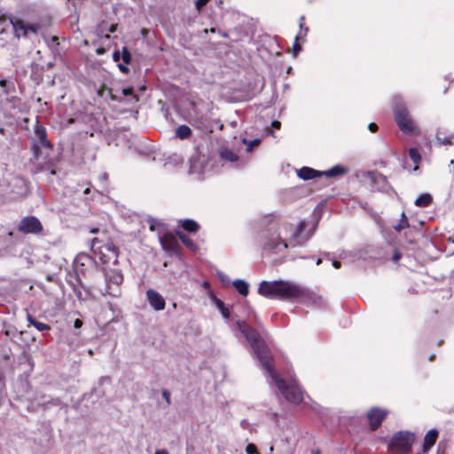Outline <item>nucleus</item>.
<instances>
[{
  "mask_svg": "<svg viewBox=\"0 0 454 454\" xmlns=\"http://www.w3.org/2000/svg\"><path fill=\"white\" fill-rule=\"evenodd\" d=\"M90 232H91V233H98V228H92V229L90 230Z\"/></svg>",
  "mask_w": 454,
  "mask_h": 454,
  "instance_id": "obj_59",
  "label": "nucleus"
},
{
  "mask_svg": "<svg viewBox=\"0 0 454 454\" xmlns=\"http://www.w3.org/2000/svg\"><path fill=\"white\" fill-rule=\"evenodd\" d=\"M48 46L51 49H55L59 45V37L56 35L51 36L49 39L45 38Z\"/></svg>",
  "mask_w": 454,
  "mask_h": 454,
  "instance_id": "obj_33",
  "label": "nucleus"
},
{
  "mask_svg": "<svg viewBox=\"0 0 454 454\" xmlns=\"http://www.w3.org/2000/svg\"><path fill=\"white\" fill-rule=\"evenodd\" d=\"M34 133L42 147L51 150L53 148V145L47 138V130L45 127L43 126L38 120H36L35 124Z\"/></svg>",
  "mask_w": 454,
  "mask_h": 454,
  "instance_id": "obj_12",
  "label": "nucleus"
},
{
  "mask_svg": "<svg viewBox=\"0 0 454 454\" xmlns=\"http://www.w3.org/2000/svg\"><path fill=\"white\" fill-rule=\"evenodd\" d=\"M288 245L286 241L280 237L275 239H270L263 245V249L271 253H278L283 249H286Z\"/></svg>",
  "mask_w": 454,
  "mask_h": 454,
  "instance_id": "obj_17",
  "label": "nucleus"
},
{
  "mask_svg": "<svg viewBox=\"0 0 454 454\" xmlns=\"http://www.w3.org/2000/svg\"><path fill=\"white\" fill-rule=\"evenodd\" d=\"M61 403H62V402H61L60 398H58V397H57V398H54V399H52V400L51 401V403L52 405H56V406L60 405V404H61Z\"/></svg>",
  "mask_w": 454,
  "mask_h": 454,
  "instance_id": "obj_52",
  "label": "nucleus"
},
{
  "mask_svg": "<svg viewBox=\"0 0 454 454\" xmlns=\"http://www.w3.org/2000/svg\"><path fill=\"white\" fill-rule=\"evenodd\" d=\"M389 411L380 407H372L366 414L369 427L372 431H376L387 417Z\"/></svg>",
  "mask_w": 454,
  "mask_h": 454,
  "instance_id": "obj_11",
  "label": "nucleus"
},
{
  "mask_svg": "<svg viewBox=\"0 0 454 454\" xmlns=\"http://www.w3.org/2000/svg\"><path fill=\"white\" fill-rule=\"evenodd\" d=\"M348 169L341 165H335L328 170L319 171L309 167H302L297 171V176L302 180H311L316 177L325 176L335 178L347 174Z\"/></svg>",
  "mask_w": 454,
  "mask_h": 454,
  "instance_id": "obj_7",
  "label": "nucleus"
},
{
  "mask_svg": "<svg viewBox=\"0 0 454 454\" xmlns=\"http://www.w3.org/2000/svg\"><path fill=\"white\" fill-rule=\"evenodd\" d=\"M321 263H322V259L318 258V259L317 260V265H319V264H321Z\"/></svg>",
  "mask_w": 454,
  "mask_h": 454,
  "instance_id": "obj_62",
  "label": "nucleus"
},
{
  "mask_svg": "<svg viewBox=\"0 0 454 454\" xmlns=\"http://www.w3.org/2000/svg\"><path fill=\"white\" fill-rule=\"evenodd\" d=\"M0 87L4 89L5 94H10L15 90L14 84L6 81L5 79L0 80Z\"/></svg>",
  "mask_w": 454,
  "mask_h": 454,
  "instance_id": "obj_28",
  "label": "nucleus"
},
{
  "mask_svg": "<svg viewBox=\"0 0 454 454\" xmlns=\"http://www.w3.org/2000/svg\"><path fill=\"white\" fill-rule=\"evenodd\" d=\"M17 231L25 235H39L43 231V226L37 217L34 215H28L23 217L20 221L17 226Z\"/></svg>",
  "mask_w": 454,
  "mask_h": 454,
  "instance_id": "obj_10",
  "label": "nucleus"
},
{
  "mask_svg": "<svg viewBox=\"0 0 454 454\" xmlns=\"http://www.w3.org/2000/svg\"><path fill=\"white\" fill-rule=\"evenodd\" d=\"M432 202V196L429 193H423L416 199L415 205L419 207H429Z\"/></svg>",
  "mask_w": 454,
  "mask_h": 454,
  "instance_id": "obj_21",
  "label": "nucleus"
},
{
  "mask_svg": "<svg viewBox=\"0 0 454 454\" xmlns=\"http://www.w3.org/2000/svg\"><path fill=\"white\" fill-rule=\"evenodd\" d=\"M333 266L335 268V269H340L341 267V263L340 261H337V260H333Z\"/></svg>",
  "mask_w": 454,
  "mask_h": 454,
  "instance_id": "obj_54",
  "label": "nucleus"
},
{
  "mask_svg": "<svg viewBox=\"0 0 454 454\" xmlns=\"http://www.w3.org/2000/svg\"><path fill=\"white\" fill-rule=\"evenodd\" d=\"M219 154L222 159L230 162H235L239 160V156L228 148H222Z\"/></svg>",
  "mask_w": 454,
  "mask_h": 454,
  "instance_id": "obj_22",
  "label": "nucleus"
},
{
  "mask_svg": "<svg viewBox=\"0 0 454 454\" xmlns=\"http://www.w3.org/2000/svg\"><path fill=\"white\" fill-rule=\"evenodd\" d=\"M215 302L216 307L220 310L222 316L226 319L230 318L231 312H230L229 309L225 307L223 301H221L220 299L215 298Z\"/></svg>",
  "mask_w": 454,
  "mask_h": 454,
  "instance_id": "obj_27",
  "label": "nucleus"
},
{
  "mask_svg": "<svg viewBox=\"0 0 454 454\" xmlns=\"http://www.w3.org/2000/svg\"><path fill=\"white\" fill-rule=\"evenodd\" d=\"M368 176H370L372 182H378L379 180H382L384 182L387 181V177L380 173L369 172Z\"/></svg>",
  "mask_w": 454,
  "mask_h": 454,
  "instance_id": "obj_34",
  "label": "nucleus"
},
{
  "mask_svg": "<svg viewBox=\"0 0 454 454\" xmlns=\"http://www.w3.org/2000/svg\"><path fill=\"white\" fill-rule=\"evenodd\" d=\"M305 25V17L302 15L300 17V20H299V26H300V28H302Z\"/></svg>",
  "mask_w": 454,
  "mask_h": 454,
  "instance_id": "obj_53",
  "label": "nucleus"
},
{
  "mask_svg": "<svg viewBox=\"0 0 454 454\" xmlns=\"http://www.w3.org/2000/svg\"><path fill=\"white\" fill-rule=\"evenodd\" d=\"M106 90L105 85H102L97 91L99 97H103L105 90Z\"/></svg>",
  "mask_w": 454,
  "mask_h": 454,
  "instance_id": "obj_51",
  "label": "nucleus"
},
{
  "mask_svg": "<svg viewBox=\"0 0 454 454\" xmlns=\"http://www.w3.org/2000/svg\"><path fill=\"white\" fill-rule=\"evenodd\" d=\"M95 264V260L88 254L82 253L77 254L74 259V266L76 270L82 273H85L88 269Z\"/></svg>",
  "mask_w": 454,
  "mask_h": 454,
  "instance_id": "obj_15",
  "label": "nucleus"
},
{
  "mask_svg": "<svg viewBox=\"0 0 454 454\" xmlns=\"http://www.w3.org/2000/svg\"><path fill=\"white\" fill-rule=\"evenodd\" d=\"M40 145L36 144V143H33L32 145V151H33V155L35 158H39L40 154H41V149H40Z\"/></svg>",
  "mask_w": 454,
  "mask_h": 454,
  "instance_id": "obj_38",
  "label": "nucleus"
},
{
  "mask_svg": "<svg viewBox=\"0 0 454 454\" xmlns=\"http://www.w3.org/2000/svg\"><path fill=\"white\" fill-rule=\"evenodd\" d=\"M415 442V434L410 431L395 433L389 443L390 449L397 453H409Z\"/></svg>",
  "mask_w": 454,
  "mask_h": 454,
  "instance_id": "obj_9",
  "label": "nucleus"
},
{
  "mask_svg": "<svg viewBox=\"0 0 454 454\" xmlns=\"http://www.w3.org/2000/svg\"><path fill=\"white\" fill-rule=\"evenodd\" d=\"M146 296L147 300L150 303V305L155 309V310H163L166 306V302L164 298L155 290L153 289H148L146 291Z\"/></svg>",
  "mask_w": 454,
  "mask_h": 454,
  "instance_id": "obj_16",
  "label": "nucleus"
},
{
  "mask_svg": "<svg viewBox=\"0 0 454 454\" xmlns=\"http://www.w3.org/2000/svg\"><path fill=\"white\" fill-rule=\"evenodd\" d=\"M236 325L242 335L250 343L262 368L264 370L270 369L273 364V356L261 334L246 321L239 320Z\"/></svg>",
  "mask_w": 454,
  "mask_h": 454,
  "instance_id": "obj_2",
  "label": "nucleus"
},
{
  "mask_svg": "<svg viewBox=\"0 0 454 454\" xmlns=\"http://www.w3.org/2000/svg\"><path fill=\"white\" fill-rule=\"evenodd\" d=\"M99 243H101V240H99L98 238H94L90 241V247L94 252L98 249L99 259L103 264H117L119 248L112 241H108L100 247H97Z\"/></svg>",
  "mask_w": 454,
  "mask_h": 454,
  "instance_id": "obj_6",
  "label": "nucleus"
},
{
  "mask_svg": "<svg viewBox=\"0 0 454 454\" xmlns=\"http://www.w3.org/2000/svg\"><path fill=\"white\" fill-rule=\"evenodd\" d=\"M106 52V49L103 47H99L96 50L97 55H103Z\"/></svg>",
  "mask_w": 454,
  "mask_h": 454,
  "instance_id": "obj_55",
  "label": "nucleus"
},
{
  "mask_svg": "<svg viewBox=\"0 0 454 454\" xmlns=\"http://www.w3.org/2000/svg\"><path fill=\"white\" fill-rule=\"evenodd\" d=\"M394 116L402 132L411 136L419 135V129L413 121L405 105L403 104L399 98L395 99Z\"/></svg>",
  "mask_w": 454,
  "mask_h": 454,
  "instance_id": "obj_4",
  "label": "nucleus"
},
{
  "mask_svg": "<svg viewBox=\"0 0 454 454\" xmlns=\"http://www.w3.org/2000/svg\"><path fill=\"white\" fill-rule=\"evenodd\" d=\"M104 275L106 280V287L104 290H100L102 295L119 297L121 293V286L123 282L122 274L114 269H104Z\"/></svg>",
  "mask_w": 454,
  "mask_h": 454,
  "instance_id": "obj_8",
  "label": "nucleus"
},
{
  "mask_svg": "<svg viewBox=\"0 0 454 454\" xmlns=\"http://www.w3.org/2000/svg\"><path fill=\"white\" fill-rule=\"evenodd\" d=\"M121 92L124 96H131L136 102L138 101V97L134 93L132 87L123 88Z\"/></svg>",
  "mask_w": 454,
  "mask_h": 454,
  "instance_id": "obj_35",
  "label": "nucleus"
},
{
  "mask_svg": "<svg viewBox=\"0 0 454 454\" xmlns=\"http://www.w3.org/2000/svg\"><path fill=\"white\" fill-rule=\"evenodd\" d=\"M28 121H29V119H28L27 117H25V118L23 119V121H24V122H28Z\"/></svg>",
  "mask_w": 454,
  "mask_h": 454,
  "instance_id": "obj_63",
  "label": "nucleus"
},
{
  "mask_svg": "<svg viewBox=\"0 0 454 454\" xmlns=\"http://www.w3.org/2000/svg\"><path fill=\"white\" fill-rule=\"evenodd\" d=\"M154 454H168L167 450H159Z\"/></svg>",
  "mask_w": 454,
  "mask_h": 454,
  "instance_id": "obj_58",
  "label": "nucleus"
},
{
  "mask_svg": "<svg viewBox=\"0 0 454 454\" xmlns=\"http://www.w3.org/2000/svg\"><path fill=\"white\" fill-rule=\"evenodd\" d=\"M368 129H369V130L371 132L375 133V132L378 131L379 127H378V125L376 123L372 122V123L369 124Z\"/></svg>",
  "mask_w": 454,
  "mask_h": 454,
  "instance_id": "obj_46",
  "label": "nucleus"
},
{
  "mask_svg": "<svg viewBox=\"0 0 454 454\" xmlns=\"http://www.w3.org/2000/svg\"><path fill=\"white\" fill-rule=\"evenodd\" d=\"M233 286L241 295L247 296L248 294L249 286L246 281L242 279H237L233 282Z\"/></svg>",
  "mask_w": 454,
  "mask_h": 454,
  "instance_id": "obj_24",
  "label": "nucleus"
},
{
  "mask_svg": "<svg viewBox=\"0 0 454 454\" xmlns=\"http://www.w3.org/2000/svg\"><path fill=\"white\" fill-rule=\"evenodd\" d=\"M246 452L247 454H259L256 446L253 443H249L247 445Z\"/></svg>",
  "mask_w": 454,
  "mask_h": 454,
  "instance_id": "obj_39",
  "label": "nucleus"
},
{
  "mask_svg": "<svg viewBox=\"0 0 454 454\" xmlns=\"http://www.w3.org/2000/svg\"><path fill=\"white\" fill-rule=\"evenodd\" d=\"M314 454H319V451L317 450V452H315Z\"/></svg>",
  "mask_w": 454,
  "mask_h": 454,
  "instance_id": "obj_64",
  "label": "nucleus"
},
{
  "mask_svg": "<svg viewBox=\"0 0 454 454\" xmlns=\"http://www.w3.org/2000/svg\"><path fill=\"white\" fill-rule=\"evenodd\" d=\"M434 358H435V355H431V356H429V360H430V361H434Z\"/></svg>",
  "mask_w": 454,
  "mask_h": 454,
  "instance_id": "obj_61",
  "label": "nucleus"
},
{
  "mask_svg": "<svg viewBox=\"0 0 454 454\" xmlns=\"http://www.w3.org/2000/svg\"><path fill=\"white\" fill-rule=\"evenodd\" d=\"M121 59L125 65H129L131 62L132 56L127 47H122Z\"/></svg>",
  "mask_w": 454,
  "mask_h": 454,
  "instance_id": "obj_29",
  "label": "nucleus"
},
{
  "mask_svg": "<svg viewBox=\"0 0 454 454\" xmlns=\"http://www.w3.org/2000/svg\"><path fill=\"white\" fill-rule=\"evenodd\" d=\"M407 227H409V222H408V219H407L404 212H403L400 223L397 225H395L394 228L395 231H401L402 230H403Z\"/></svg>",
  "mask_w": 454,
  "mask_h": 454,
  "instance_id": "obj_30",
  "label": "nucleus"
},
{
  "mask_svg": "<svg viewBox=\"0 0 454 454\" xmlns=\"http://www.w3.org/2000/svg\"><path fill=\"white\" fill-rule=\"evenodd\" d=\"M42 28V25L39 23H33V24H27V29H28V32L37 34L39 30Z\"/></svg>",
  "mask_w": 454,
  "mask_h": 454,
  "instance_id": "obj_36",
  "label": "nucleus"
},
{
  "mask_svg": "<svg viewBox=\"0 0 454 454\" xmlns=\"http://www.w3.org/2000/svg\"><path fill=\"white\" fill-rule=\"evenodd\" d=\"M10 17H7L5 14L0 15V24L4 23Z\"/></svg>",
  "mask_w": 454,
  "mask_h": 454,
  "instance_id": "obj_56",
  "label": "nucleus"
},
{
  "mask_svg": "<svg viewBox=\"0 0 454 454\" xmlns=\"http://www.w3.org/2000/svg\"><path fill=\"white\" fill-rule=\"evenodd\" d=\"M178 224L185 231L190 233H196L200 229V225L192 219H181L178 221Z\"/></svg>",
  "mask_w": 454,
  "mask_h": 454,
  "instance_id": "obj_20",
  "label": "nucleus"
},
{
  "mask_svg": "<svg viewBox=\"0 0 454 454\" xmlns=\"http://www.w3.org/2000/svg\"><path fill=\"white\" fill-rule=\"evenodd\" d=\"M438 434H439L436 429H431L426 434L423 443L424 451L428 450L435 444L436 440L438 438Z\"/></svg>",
  "mask_w": 454,
  "mask_h": 454,
  "instance_id": "obj_18",
  "label": "nucleus"
},
{
  "mask_svg": "<svg viewBox=\"0 0 454 454\" xmlns=\"http://www.w3.org/2000/svg\"><path fill=\"white\" fill-rule=\"evenodd\" d=\"M301 51V45L300 41H296V38L294 39V43L293 45V51L294 55H297Z\"/></svg>",
  "mask_w": 454,
  "mask_h": 454,
  "instance_id": "obj_41",
  "label": "nucleus"
},
{
  "mask_svg": "<svg viewBox=\"0 0 454 454\" xmlns=\"http://www.w3.org/2000/svg\"><path fill=\"white\" fill-rule=\"evenodd\" d=\"M436 138L438 140V142L441 144V145H451V141L450 138H448L447 137H442V133H438L436 135Z\"/></svg>",
  "mask_w": 454,
  "mask_h": 454,
  "instance_id": "obj_37",
  "label": "nucleus"
},
{
  "mask_svg": "<svg viewBox=\"0 0 454 454\" xmlns=\"http://www.w3.org/2000/svg\"><path fill=\"white\" fill-rule=\"evenodd\" d=\"M116 27H117V25L116 24H113L111 25L110 28H109V32L110 33H114L116 31Z\"/></svg>",
  "mask_w": 454,
  "mask_h": 454,
  "instance_id": "obj_57",
  "label": "nucleus"
},
{
  "mask_svg": "<svg viewBox=\"0 0 454 454\" xmlns=\"http://www.w3.org/2000/svg\"><path fill=\"white\" fill-rule=\"evenodd\" d=\"M258 294L270 300L297 301L306 305L317 304L321 301V297L309 288L285 280H263L259 284Z\"/></svg>",
  "mask_w": 454,
  "mask_h": 454,
  "instance_id": "obj_1",
  "label": "nucleus"
},
{
  "mask_svg": "<svg viewBox=\"0 0 454 454\" xmlns=\"http://www.w3.org/2000/svg\"><path fill=\"white\" fill-rule=\"evenodd\" d=\"M409 156L414 163H419L421 160V156L416 148H411L409 150Z\"/></svg>",
  "mask_w": 454,
  "mask_h": 454,
  "instance_id": "obj_31",
  "label": "nucleus"
},
{
  "mask_svg": "<svg viewBox=\"0 0 454 454\" xmlns=\"http://www.w3.org/2000/svg\"><path fill=\"white\" fill-rule=\"evenodd\" d=\"M271 127L275 129H279L281 127V122L279 121L275 120L271 122Z\"/></svg>",
  "mask_w": 454,
  "mask_h": 454,
  "instance_id": "obj_49",
  "label": "nucleus"
},
{
  "mask_svg": "<svg viewBox=\"0 0 454 454\" xmlns=\"http://www.w3.org/2000/svg\"><path fill=\"white\" fill-rule=\"evenodd\" d=\"M260 143H261V140H260V139H258V138H255V139H253V140L249 141V142L247 143V150L248 152L252 151V150H253V148H254V147H255V146H257V145H259V144H260Z\"/></svg>",
  "mask_w": 454,
  "mask_h": 454,
  "instance_id": "obj_40",
  "label": "nucleus"
},
{
  "mask_svg": "<svg viewBox=\"0 0 454 454\" xmlns=\"http://www.w3.org/2000/svg\"><path fill=\"white\" fill-rule=\"evenodd\" d=\"M108 90V95H109V98L112 101H118V98L113 93L112 90L111 89H107Z\"/></svg>",
  "mask_w": 454,
  "mask_h": 454,
  "instance_id": "obj_50",
  "label": "nucleus"
},
{
  "mask_svg": "<svg viewBox=\"0 0 454 454\" xmlns=\"http://www.w3.org/2000/svg\"><path fill=\"white\" fill-rule=\"evenodd\" d=\"M402 258V254L401 252H399L398 250H395L393 254V257H392V260L395 262H397L400 259Z\"/></svg>",
  "mask_w": 454,
  "mask_h": 454,
  "instance_id": "obj_45",
  "label": "nucleus"
},
{
  "mask_svg": "<svg viewBox=\"0 0 454 454\" xmlns=\"http://www.w3.org/2000/svg\"><path fill=\"white\" fill-rule=\"evenodd\" d=\"M265 371L288 402L296 405L303 402L304 393L301 387L295 383L288 384L284 379L279 378L275 370L274 364L271 365L270 369H266Z\"/></svg>",
  "mask_w": 454,
  "mask_h": 454,
  "instance_id": "obj_3",
  "label": "nucleus"
},
{
  "mask_svg": "<svg viewBox=\"0 0 454 454\" xmlns=\"http://www.w3.org/2000/svg\"><path fill=\"white\" fill-rule=\"evenodd\" d=\"M160 244L165 251L178 253L181 247L177 239L172 233H166L160 238Z\"/></svg>",
  "mask_w": 454,
  "mask_h": 454,
  "instance_id": "obj_13",
  "label": "nucleus"
},
{
  "mask_svg": "<svg viewBox=\"0 0 454 454\" xmlns=\"http://www.w3.org/2000/svg\"><path fill=\"white\" fill-rule=\"evenodd\" d=\"M113 59L114 62H119L121 59V53L118 50H115L113 53Z\"/></svg>",
  "mask_w": 454,
  "mask_h": 454,
  "instance_id": "obj_47",
  "label": "nucleus"
},
{
  "mask_svg": "<svg viewBox=\"0 0 454 454\" xmlns=\"http://www.w3.org/2000/svg\"><path fill=\"white\" fill-rule=\"evenodd\" d=\"M309 226V223L305 220L301 221L297 226L292 223H286L283 225V229L286 234L289 233L287 238L293 246H302L304 245L313 235V231L306 229Z\"/></svg>",
  "mask_w": 454,
  "mask_h": 454,
  "instance_id": "obj_5",
  "label": "nucleus"
},
{
  "mask_svg": "<svg viewBox=\"0 0 454 454\" xmlns=\"http://www.w3.org/2000/svg\"><path fill=\"white\" fill-rule=\"evenodd\" d=\"M123 62L118 64V67L122 74H127L129 73V68Z\"/></svg>",
  "mask_w": 454,
  "mask_h": 454,
  "instance_id": "obj_42",
  "label": "nucleus"
},
{
  "mask_svg": "<svg viewBox=\"0 0 454 454\" xmlns=\"http://www.w3.org/2000/svg\"><path fill=\"white\" fill-rule=\"evenodd\" d=\"M27 321L31 325L35 327L38 331H49L51 329V326L45 323L40 322L36 320L35 317H33L30 314H27Z\"/></svg>",
  "mask_w": 454,
  "mask_h": 454,
  "instance_id": "obj_23",
  "label": "nucleus"
},
{
  "mask_svg": "<svg viewBox=\"0 0 454 454\" xmlns=\"http://www.w3.org/2000/svg\"><path fill=\"white\" fill-rule=\"evenodd\" d=\"M309 28L308 26L304 25L302 28H300L298 34L296 35V41H304V38L307 36Z\"/></svg>",
  "mask_w": 454,
  "mask_h": 454,
  "instance_id": "obj_32",
  "label": "nucleus"
},
{
  "mask_svg": "<svg viewBox=\"0 0 454 454\" xmlns=\"http://www.w3.org/2000/svg\"><path fill=\"white\" fill-rule=\"evenodd\" d=\"M176 135L180 139H187L192 135V129L187 125H180L176 129Z\"/></svg>",
  "mask_w": 454,
  "mask_h": 454,
  "instance_id": "obj_25",
  "label": "nucleus"
},
{
  "mask_svg": "<svg viewBox=\"0 0 454 454\" xmlns=\"http://www.w3.org/2000/svg\"><path fill=\"white\" fill-rule=\"evenodd\" d=\"M82 325H83V322L79 318L75 319L74 322V327L76 329L81 328L82 326Z\"/></svg>",
  "mask_w": 454,
  "mask_h": 454,
  "instance_id": "obj_48",
  "label": "nucleus"
},
{
  "mask_svg": "<svg viewBox=\"0 0 454 454\" xmlns=\"http://www.w3.org/2000/svg\"><path fill=\"white\" fill-rule=\"evenodd\" d=\"M90 192V188H86V189L84 190V194H89Z\"/></svg>",
  "mask_w": 454,
  "mask_h": 454,
  "instance_id": "obj_60",
  "label": "nucleus"
},
{
  "mask_svg": "<svg viewBox=\"0 0 454 454\" xmlns=\"http://www.w3.org/2000/svg\"><path fill=\"white\" fill-rule=\"evenodd\" d=\"M176 235L180 239V241L191 251H197L198 246L197 244L184 231L176 230Z\"/></svg>",
  "mask_w": 454,
  "mask_h": 454,
  "instance_id": "obj_19",
  "label": "nucleus"
},
{
  "mask_svg": "<svg viewBox=\"0 0 454 454\" xmlns=\"http://www.w3.org/2000/svg\"><path fill=\"white\" fill-rule=\"evenodd\" d=\"M9 22L13 27V35L14 37L20 39V36L27 37L28 35L27 24H26L22 20L18 19L12 15L9 18Z\"/></svg>",
  "mask_w": 454,
  "mask_h": 454,
  "instance_id": "obj_14",
  "label": "nucleus"
},
{
  "mask_svg": "<svg viewBox=\"0 0 454 454\" xmlns=\"http://www.w3.org/2000/svg\"><path fill=\"white\" fill-rule=\"evenodd\" d=\"M210 0H197L196 1V8L197 10H201Z\"/></svg>",
  "mask_w": 454,
  "mask_h": 454,
  "instance_id": "obj_43",
  "label": "nucleus"
},
{
  "mask_svg": "<svg viewBox=\"0 0 454 454\" xmlns=\"http://www.w3.org/2000/svg\"><path fill=\"white\" fill-rule=\"evenodd\" d=\"M162 396L166 400L167 403L170 404L171 400H170V393L168 392V390L163 389L162 390Z\"/></svg>",
  "mask_w": 454,
  "mask_h": 454,
  "instance_id": "obj_44",
  "label": "nucleus"
},
{
  "mask_svg": "<svg viewBox=\"0 0 454 454\" xmlns=\"http://www.w3.org/2000/svg\"><path fill=\"white\" fill-rule=\"evenodd\" d=\"M74 291L76 298L80 301H85L90 300V299H91L93 297L91 292L89 289H86V288H84L83 291H82L80 289H74Z\"/></svg>",
  "mask_w": 454,
  "mask_h": 454,
  "instance_id": "obj_26",
  "label": "nucleus"
}]
</instances>
